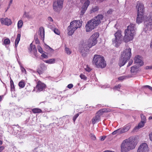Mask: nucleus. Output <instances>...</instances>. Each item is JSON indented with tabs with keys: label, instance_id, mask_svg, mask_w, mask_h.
<instances>
[{
	"label": "nucleus",
	"instance_id": "obj_60",
	"mask_svg": "<svg viewBox=\"0 0 152 152\" xmlns=\"http://www.w3.org/2000/svg\"><path fill=\"white\" fill-rule=\"evenodd\" d=\"M103 152H111V151H110L107 150V151H105Z\"/></svg>",
	"mask_w": 152,
	"mask_h": 152
},
{
	"label": "nucleus",
	"instance_id": "obj_2",
	"mask_svg": "<svg viewBox=\"0 0 152 152\" xmlns=\"http://www.w3.org/2000/svg\"><path fill=\"white\" fill-rule=\"evenodd\" d=\"M137 142L136 138L131 137L124 140L121 146V152H127L135 148Z\"/></svg>",
	"mask_w": 152,
	"mask_h": 152
},
{
	"label": "nucleus",
	"instance_id": "obj_23",
	"mask_svg": "<svg viewBox=\"0 0 152 152\" xmlns=\"http://www.w3.org/2000/svg\"><path fill=\"white\" fill-rule=\"evenodd\" d=\"M40 66L42 68L41 69H38L37 70V72L39 75L41 74L44 71V68L45 67V65L44 64H40Z\"/></svg>",
	"mask_w": 152,
	"mask_h": 152
},
{
	"label": "nucleus",
	"instance_id": "obj_45",
	"mask_svg": "<svg viewBox=\"0 0 152 152\" xmlns=\"http://www.w3.org/2000/svg\"><path fill=\"white\" fill-rule=\"evenodd\" d=\"M42 55H41V56L43 58H48V56L45 55V54L43 53H43H42Z\"/></svg>",
	"mask_w": 152,
	"mask_h": 152
},
{
	"label": "nucleus",
	"instance_id": "obj_57",
	"mask_svg": "<svg viewBox=\"0 0 152 152\" xmlns=\"http://www.w3.org/2000/svg\"><path fill=\"white\" fill-rule=\"evenodd\" d=\"M13 0H10V3L9 5V7H10L11 4L12 3Z\"/></svg>",
	"mask_w": 152,
	"mask_h": 152
},
{
	"label": "nucleus",
	"instance_id": "obj_28",
	"mask_svg": "<svg viewBox=\"0 0 152 152\" xmlns=\"http://www.w3.org/2000/svg\"><path fill=\"white\" fill-rule=\"evenodd\" d=\"M66 53L68 55H69L72 53L71 50L68 48L66 47L65 48Z\"/></svg>",
	"mask_w": 152,
	"mask_h": 152
},
{
	"label": "nucleus",
	"instance_id": "obj_61",
	"mask_svg": "<svg viewBox=\"0 0 152 152\" xmlns=\"http://www.w3.org/2000/svg\"><path fill=\"white\" fill-rule=\"evenodd\" d=\"M2 143V142L1 140H0V145H1Z\"/></svg>",
	"mask_w": 152,
	"mask_h": 152
},
{
	"label": "nucleus",
	"instance_id": "obj_63",
	"mask_svg": "<svg viewBox=\"0 0 152 152\" xmlns=\"http://www.w3.org/2000/svg\"><path fill=\"white\" fill-rule=\"evenodd\" d=\"M2 98V96H0V102L1 101Z\"/></svg>",
	"mask_w": 152,
	"mask_h": 152
},
{
	"label": "nucleus",
	"instance_id": "obj_58",
	"mask_svg": "<svg viewBox=\"0 0 152 152\" xmlns=\"http://www.w3.org/2000/svg\"><path fill=\"white\" fill-rule=\"evenodd\" d=\"M10 85H14L13 81L11 79L10 81Z\"/></svg>",
	"mask_w": 152,
	"mask_h": 152
},
{
	"label": "nucleus",
	"instance_id": "obj_36",
	"mask_svg": "<svg viewBox=\"0 0 152 152\" xmlns=\"http://www.w3.org/2000/svg\"><path fill=\"white\" fill-rule=\"evenodd\" d=\"M137 69L134 66H132L131 68V72L132 73H134L136 71Z\"/></svg>",
	"mask_w": 152,
	"mask_h": 152
},
{
	"label": "nucleus",
	"instance_id": "obj_43",
	"mask_svg": "<svg viewBox=\"0 0 152 152\" xmlns=\"http://www.w3.org/2000/svg\"><path fill=\"white\" fill-rule=\"evenodd\" d=\"M85 69L88 72H90L91 71V69L88 66H86V67L85 68Z\"/></svg>",
	"mask_w": 152,
	"mask_h": 152
},
{
	"label": "nucleus",
	"instance_id": "obj_22",
	"mask_svg": "<svg viewBox=\"0 0 152 152\" xmlns=\"http://www.w3.org/2000/svg\"><path fill=\"white\" fill-rule=\"evenodd\" d=\"M20 36H21L20 34H18L17 35V37L15 40V47L16 48L18 46V44L19 43V42L20 40Z\"/></svg>",
	"mask_w": 152,
	"mask_h": 152
},
{
	"label": "nucleus",
	"instance_id": "obj_31",
	"mask_svg": "<svg viewBox=\"0 0 152 152\" xmlns=\"http://www.w3.org/2000/svg\"><path fill=\"white\" fill-rule=\"evenodd\" d=\"M99 9V7H93L92 8V9L91 10V12H95L97 11H98Z\"/></svg>",
	"mask_w": 152,
	"mask_h": 152
},
{
	"label": "nucleus",
	"instance_id": "obj_44",
	"mask_svg": "<svg viewBox=\"0 0 152 152\" xmlns=\"http://www.w3.org/2000/svg\"><path fill=\"white\" fill-rule=\"evenodd\" d=\"M121 85H118L116 86H115L114 87V89H116L118 90V89H119L121 87Z\"/></svg>",
	"mask_w": 152,
	"mask_h": 152
},
{
	"label": "nucleus",
	"instance_id": "obj_53",
	"mask_svg": "<svg viewBox=\"0 0 152 152\" xmlns=\"http://www.w3.org/2000/svg\"><path fill=\"white\" fill-rule=\"evenodd\" d=\"M11 86V91H14V85H10Z\"/></svg>",
	"mask_w": 152,
	"mask_h": 152
},
{
	"label": "nucleus",
	"instance_id": "obj_19",
	"mask_svg": "<svg viewBox=\"0 0 152 152\" xmlns=\"http://www.w3.org/2000/svg\"><path fill=\"white\" fill-rule=\"evenodd\" d=\"M39 33L42 39L43 40L45 37V32L44 29L43 27H41L39 28Z\"/></svg>",
	"mask_w": 152,
	"mask_h": 152
},
{
	"label": "nucleus",
	"instance_id": "obj_49",
	"mask_svg": "<svg viewBox=\"0 0 152 152\" xmlns=\"http://www.w3.org/2000/svg\"><path fill=\"white\" fill-rule=\"evenodd\" d=\"M73 87V85L72 84H70L67 86V87L69 89H71Z\"/></svg>",
	"mask_w": 152,
	"mask_h": 152
},
{
	"label": "nucleus",
	"instance_id": "obj_29",
	"mask_svg": "<svg viewBox=\"0 0 152 152\" xmlns=\"http://www.w3.org/2000/svg\"><path fill=\"white\" fill-rule=\"evenodd\" d=\"M141 121L145 123L146 122V118L145 116L143 114H141Z\"/></svg>",
	"mask_w": 152,
	"mask_h": 152
},
{
	"label": "nucleus",
	"instance_id": "obj_10",
	"mask_svg": "<svg viewBox=\"0 0 152 152\" xmlns=\"http://www.w3.org/2000/svg\"><path fill=\"white\" fill-rule=\"evenodd\" d=\"M45 85L42 83L40 81H38L35 88H34L33 91H35V89H37V92H39L42 91L45 88Z\"/></svg>",
	"mask_w": 152,
	"mask_h": 152
},
{
	"label": "nucleus",
	"instance_id": "obj_12",
	"mask_svg": "<svg viewBox=\"0 0 152 152\" xmlns=\"http://www.w3.org/2000/svg\"><path fill=\"white\" fill-rule=\"evenodd\" d=\"M148 151V145L146 143H143L139 147L137 152H147Z\"/></svg>",
	"mask_w": 152,
	"mask_h": 152
},
{
	"label": "nucleus",
	"instance_id": "obj_7",
	"mask_svg": "<svg viewBox=\"0 0 152 152\" xmlns=\"http://www.w3.org/2000/svg\"><path fill=\"white\" fill-rule=\"evenodd\" d=\"M82 23V21L80 20H75L71 22L70 25L67 28L68 34L69 35H72L76 29L81 27Z\"/></svg>",
	"mask_w": 152,
	"mask_h": 152
},
{
	"label": "nucleus",
	"instance_id": "obj_18",
	"mask_svg": "<svg viewBox=\"0 0 152 152\" xmlns=\"http://www.w3.org/2000/svg\"><path fill=\"white\" fill-rule=\"evenodd\" d=\"M29 51L33 53L35 55H36L37 52V49L34 45H33L32 43H31L30 45V48L28 49Z\"/></svg>",
	"mask_w": 152,
	"mask_h": 152
},
{
	"label": "nucleus",
	"instance_id": "obj_25",
	"mask_svg": "<svg viewBox=\"0 0 152 152\" xmlns=\"http://www.w3.org/2000/svg\"><path fill=\"white\" fill-rule=\"evenodd\" d=\"M23 24V21L22 20H19L17 24V27L18 28V29H19L20 28H21Z\"/></svg>",
	"mask_w": 152,
	"mask_h": 152
},
{
	"label": "nucleus",
	"instance_id": "obj_6",
	"mask_svg": "<svg viewBox=\"0 0 152 152\" xmlns=\"http://www.w3.org/2000/svg\"><path fill=\"white\" fill-rule=\"evenodd\" d=\"M92 64L98 68H104L106 65L104 57L96 54L94 56Z\"/></svg>",
	"mask_w": 152,
	"mask_h": 152
},
{
	"label": "nucleus",
	"instance_id": "obj_52",
	"mask_svg": "<svg viewBox=\"0 0 152 152\" xmlns=\"http://www.w3.org/2000/svg\"><path fill=\"white\" fill-rule=\"evenodd\" d=\"M132 62H133V61L132 60H130L127 66H130L132 64Z\"/></svg>",
	"mask_w": 152,
	"mask_h": 152
},
{
	"label": "nucleus",
	"instance_id": "obj_1",
	"mask_svg": "<svg viewBox=\"0 0 152 152\" xmlns=\"http://www.w3.org/2000/svg\"><path fill=\"white\" fill-rule=\"evenodd\" d=\"M99 36V34L96 32L93 34L88 39L87 42L83 43L80 47V51L83 54L87 52L88 48H90L95 45L97 42V38Z\"/></svg>",
	"mask_w": 152,
	"mask_h": 152
},
{
	"label": "nucleus",
	"instance_id": "obj_34",
	"mask_svg": "<svg viewBox=\"0 0 152 152\" xmlns=\"http://www.w3.org/2000/svg\"><path fill=\"white\" fill-rule=\"evenodd\" d=\"M52 30L57 35H59L60 34V32L59 30L57 28H54Z\"/></svg>",
	"mask_w": 152,
	"mask_h": 152
},
{
	"label": "nucleus",
	"instance_id": "obj_27",
	"mask_svg": "<svg viewBox=\"0 0 152 152\" xmlns=\"http://www.w3.org/2000/svg\"><path fill=\"white\" fill-rule=\"evenodd\" d=\"M25 85V83L23 80H21L18 83V85L21 88H24Z\"/></svg>",
	"mask_w": 152,
	"mask_h": 152
},
{
	"label": "nucleus",
	"instance_id": "obj_11",
	"mask_svg": "<svg viewBox=\"0 0 152 152\" xmlns=\"http://www.w3.org/2000/svg\"><path fill=\"white\" fill-rule=\"evenodd\" d=\"M136 9L137 11V13H144L145 8L143 4L141 2H137Z\"/></svg>",
	"mask_w": 152,
	"mask_h": 152
},
{
	"label": "nucleus",
	"instance_id": "obj_32",
	"mask_svg": "<svg viewBox=\"0 0 152 152\" xmlns=\"http://www.w3.org/2000/svg\"><path fill=\"white\" fill-rule=\"evenodd\" d=\"M10 40L9 39H6L4 40V43L5 45H8L10 43Z\"/></svg>",
	"mask_w": 152,
	"mask_h": 152
},
{
	"label": "nucleus",
	"instance_id": "obj_13",
	"mask_svg": "<svg viewBox=\"0 0 152 152\" xmlns=\"http://www.w3.org/2000/svg\"><path fill=\"white\" fill-rule=\"evenodd\" d=\"M0 22L1 24L8 26L11 25L12 23L11 20L7 18H0Z\"/></svg>",
	"mask_w": 152,
	"mask_h": 152
},
{
	"label": "nucleus",
	"instance_id": "obj_48",
	"mask_svg": "<svg viewBox=\"0 0 152 152\" xmlns=\"http://www.w3.org/2000/svg\"><path fill=\"white\" fill-rule=\"evenodd\" d=\"M144 87L145 88H148L149 89L152 90V87L149 86H144Z\"/></svg>",
	"mask_w": 152,
	"mask_h": 152
},
{
	"label": "nucleus",
	"instance_id": "obj_64",
	"mask_svg": "<svg viewBox=\"0 0 152 152\" xmlns=\"http://www.w3.org/2000/svg\"><path fill=\"white\" fill-rule=\"evenodd\" d=\"M107 87V86H103V88H106V87Z\"/></svg>",
	"mask_w": 152,
	"mask_h": 152
},
{
	"label": "nucleus",
	"instance_id": "obj_56",
	"mask_svg": "<svg viewBox=\"0 0 152 152\" xmlns=\"http://www.w3.org/2000/svg\"><path fill=\"white\" fill-rule=\"evenodd\" d=\"M145 68L146 69H150V66H145Z\"/></svg>",
	"mask_w": 152,
	"mask_h": 152
},
{
	"label": "nucleus",
	"instance_id": "obj_59",
	"mask_svg": "<svg viewBox=\"0 0 152 152\" xmlns=\"http://www.w3.org/2000/svg\"><path fill=\"white\" fill-rule=\"evenodd\" d=\"M3 3V1L1 0H0V8Z\"/></svg>",
	"mask_w": 152,
	"mask_h": 152
},
{
	"label": "nucleus",
	"instance_id": "obj_30",
	"mask_svg": "<svg viewBox=\"0 0 152 152\" xmlns=\"http://www.w3.org/2000/svg\"><path fill=\"white\" fill-rule=\"evenodd\" d=\"M23 17H26L28 18H31L32 17L28 13L25 12L23 15Z\"/></svg>",
	"mask_w": 152,
	"mask_h": 152
},
{
	"label": "nucleus",
	"instance_id": "obj_40",
	"mask_svg": "<svg viewBox=\"0 0 152 152\" xmlns=\"http://www.w3.org/2000/svg\"><path fill=\"white\" fill-rule=\"evenodd\" d=\"M79 114L77 113V114H76L74 116V117H73V121L74 122H75L76 119H77V117L79 116Z\"/></svg>",
	"mask_w": 152,
	"mask_h": 152
},
{
	"label": "nucleus",
	"instance_id": "obj_42",
	"mask_svg": "<svg viewBox=\"0 0 152 152\" xmlns=\"http://www.w3.org/2000/svg\"><path fill=\"white\" fill-rule=\"evenodd\" d=\"M48 27L49 28H50V29H53L54 28V25H52L50 23H49V24L48 25Z\"/></svg>",
	"mask_w": 152,
	"mask_h": 152
},
{
	"label": "nucleus",
	"instance_id": "obj_35",
	"mask_svg": "<svg viewBox=\"0 0 152 152\" xmlns=\"http://www.w3.org/2000/svg\"><path fill=\"white\" fill-rule=\"evenodd\" d=\"M20 69L21 71L22 72L24 73V74H26V71L25 68L23 67L20 64Z\"/></svg>",
	"mask_w": 152,
	"mask_h": 152
},
{
	"label": "nucleus",
	"instance_id": "obj_5",
	"mask_svg": "<svg viewBox=\"0 0 152 152\" xmlns=\"http://www.w3.org/2000/svg\"><path fill=\"white\" fill-rule=\"evenodd\" d=\"M131 50L129 48L125 49L121 54L119 65L120 66H124L131 56Z\"/></svg>",
	"mask_w": 152,
	"mask_h": 152
},
{
	"label": "nucleus",
	"instance_id": "obj_33",
	"mask_svg": "<svg viewBox=\"0 0 152 152\" xmlns=\"http://www.w3.org/2000/svg\"><path fill=\"white\" fill-rule=\"evenodd\" d=\"M80 77L82 79H83L85 80H87V77L84 75L82 74L80 75Z\"/></svg>",
	"mask_w": 152,
	"mask_h": 152
},
{
	"label": "nucleus",
	"instance_id": "obj_54",
	"mask_svg": "<svg viewBox=\"0 0 152 152\" xmlns=\"http://www.w3.org/2000/svg\"><path fill=\"white\" fill-rule=\"evenodd\" d=\"M103 113V112L102 111H101L99 112V110L98 112L97 113V115H99L100 116V115H101L102 113Z\"/></svg>",
	"mask_w": 152,
	"mask_h": 152
},
{
	"label": "nucleus",
	"instance_id": "obj_15",
	"mask_svg": "<svg viewBox=\"0 0 152 152\" xmlns=\"http://www.w3.org/2000/svg\"><path fill=\"white\" fill-rule=\"evenodd\" d=\"M144 13H137L136 19L137 22L138 23H142L144 20Z\"/></svg>",
	"mask_w": 152,
	"mask_h": 152
},
{
	"label": "nucleus",
	"instance_id": "obj_39",
	"mask_svg": "<svg viewBox=\"0 0 152 152\" xmlns=\"http://www.w3.org/2000/svg\"><path fill=\"white\" fill-rule=\"evenodd\" d=\"M127 77V76H121L119 77L118 78V79L119 80H122L124 79H126Z\"/></svg>",
	"mask_w": 152,
	"mask_h": 152
},
{
	"label": "nucleus",
	"instance_id": "obj_50",
	"mask_svg": "<svg viewBox=\"0 0 152 152\" xmlns=\"http://www.w3.org/2000/svg\"><path fill=\"white\" fill-rule=\"evenodd\" d=\"M149 135L150 140L152 141V132L149 134Z\"/></svg>",
	"mask_w": 152,
	"mask_h": 152
},
{
	"label": "nucleus",
	"instance_id": "obj_8",
	"mask_svg": "<svg viewBox=\"0 0 152 152\" xmlns=\"http://www.w3.org/2000/svg\"><path fill=\"white\" fill-rule=\"evenodd\" d=\"M64 0H56L53 3V7L54 10L59 12L63 8Z\"/></svg>",
	"mask_w": 152,
	"mask_h": 152
},
{
	"label": "nucleus",
	"instance_id": "obj_4",
	"mask_svg": "<svg viewBox=\"0 0 152 152\" xmlns=\"http://www.w3.org/2000/svg\"><path fill=\"white\" fill-rule=\"evenodd\" d=\"M135 29V25L131 24L127 26V28L125 31V35L123 41L125 42H127L132 41L134 38Z\"/></svg>",
	"mask_w": 152,
	"mask_h": 152
},
{
	"label": "nucleus",
	"instance_id": "obj_38",
	"mask_svg": "<svg viewBox=\"0 0 152 152\" xmlns=\"http://www.w3.org/2000/svg\"><path fill=\"white\" fill-rule=\"evenodd\" d=\"M37 49L38 51L41 53H43V51L41 47L40 46H37Z\"/></svg>",
	"mask_w": 152,
	"mask_h": 152
},
{
	"label": "nucleus",
	"instance_id": "obj_26",
	"mask_svg": "<svg viewBox=\"0 0 152 152\" xmlns=\"http://www.w3.org/2000/svg\"><path fill=\"white\" fill-rule=\"evenodd\" d=\"M32 111L34 113H39L42 112V110L38 108H34L32 110Z\"/></svg>",
	"mask_w": 152,
	"mask_h": 152
},
{
	"label": "nucleus",
	"instance_id": "obj_14",
	"mask_svg": "<svg viewBox=\"0 0 152 152\" xmlns=\"http://www.w3.org/2000/svg\"><path fill=\"white\" fill-rule=\"evenodd\" d=\"M89 4L90 1L88 0H87L84 3L83 6L82 7V10L80 13L81 15H83L84 14Z\"/></svg>",
	"mask_w": 152,
	"mask_h": 152
},
{
	"label": "nucleus",
	"instance_id": "obj_62",
	"mask_svg": "<svg viewBox=\"0 0 152 152\" xmlns=\"http://www.w3.org/2000/svg\"><path fill=\"white\" fill-rule=\"evenodd\" d=\"M152 119V116H150L149 117V119L151 120Z\"/></svg>",
	"mask_w": 152,
	"mask_h": 152
},
{
	"label": "nucleus",
	"instance_id": "obj_41",
	"mask_svg": "<svg viewBox=\"0 0 152 152\" xmlns=\"http://www.w3.org/2000/svg\"><path fill=\"white\" fill-rule=\"evenodd\" d=\"M90 137L91 138L94 140H95L96 139V137L93 134H91L90 135Z\"/></svg>",
	"mask_w": 152,
	"mask_h": 152
},
{
	"label": "nucleus",
	"instance_id": "obj_16",
	"mask_svg": "<svg viewBox=\"0 0 152 152\" xmlns=\"http://www.w3.org/2000/svg\"><path fill=\"white\" fill-rule=\"evenodd\" d=\"M131 126V124H129L123 127L122 129H119L120 133L122 134L127 132L130 129Z\"/></svg>",
	"mask_w": 152,
	"mask_h": 152
},
{
	"label": "nucleus",
	"instance_id": "obj_37",
	"mask_svg": "<svg viewBox=\"0 0 152 152\" xmlns=\"http://www.w3.org/2000/svg\"><path fill=\"white\" fill-rule=\"evenodd\" d=\"M120 129H118L117 130L113 132L112 134L113 135H115L117 134H120L121 133H120Z\"/></svg>",
	"mask_w": 152,
	"mask_h": 152
},
{
	"label": "nucleus",
	"instance_id": "obj_20",
	"mask_svg": "<svg viewBox=\"0 0 152 152\" xmlns=\"http://www.w3.org/2000/svg\"><path fill=\"white\" fill-rule=\"evenodd\" d=\"M100 116L97 115L94 117L92 119V122L93 124H95L96 123L98 122L100 120Z\"/></svg>",
	"mask_w": 152,
	"mask_h": 152
},
{
	"label": "nucleus",
	"instance_id": "obj_21",
	"mask_svg": "<svg viewBox=\"0 0 152 152\" xmlns=\"http://www.w3.org/2000/svg\"><path fill=\"white\" fill-rule=\"evenodd\" d=\"M56 60L55 58H51L44 61V62L49 64H53L56 63Z\"/></svg>",
	"mask_w": 152,
	"mask_h": 152
},
{
	"label": "nucleus",
	"instance_id": "obj_9",
	"mask_svg": "<svg viewBox=\"0 0 152 152\" xmlns=\"http://www.w3.org/2000/svg\"><path fill=\"white\" fill-rule=\"evenodd\" d=\"M115 38L113 39V43L116 47L119 45L121 42V34L120 31H118L115 34Z\"/></svg>",
	"mask_w": 152,
	"mask_h": 152
},
{
	"label": "nucleus",
	"instance_id": "obj_47",
	"mask_svg": "<svg viewBox=\"0 0 152 152\" xmlns=\"http://www.w3.org/2000/svg\"><path fill=\"white\" fill-rule=\"evenodd\" d=\"M106 137V136H102L100 137V140L101 141H104Z\"/></svg>",
	"mask_w": 152,
	"mask_h": 152
},
{
	"label": "nucleus",
	"instance_id": "obj_55",
	"mask_svg": "<svg viewBox=\"0 0 152 152\" xmlns=\"http://www.w3.org/2000/svg\"><path fill=\"white\" fill-rule=\"evenodd\" d=\"M4 147L3 146L0 147V152H1L4 149Z\"/></svg>",
	"mask_w": 152,
	"mask_h": 152
},
{
	"label": "nucleus",
	"instance_id": "obj_46",
	"mask_svg": "<svg viewBox=\"0 0 152 152\" xmlns=\"http://www.w3.org/2000/svg\"><path fill=\"white\" fill-rule=\"evenodd\" d=\"M101 112V111H102L103 112V113H104V112H107L108 111L107 110V109H103L102 110H99V112Z\"/></svg>",
	"mask_w": 152,
	"mask_h": 152
},
{
	"label": "nucleus",
	"instance_id": "obj_3",
	"mask_svg": "<svg viewBox=\"0 0 152 152\" xmlns=\"http://www.w3.org/2000/svg\"><path fill=\"white\" fill-rule=\"evenodd\" d=\"M103 18L102 15H99L88 21L85 26L86 31V32H90L94 29L101 23V21Z\"/></svg>",
	"mask_w": 152,
	"mask_h": 152
},
{
	"label": "nucleus",
	"instance_id": "obj_17",
	"mask_svg": "<svg viewBox=\"0 0 152 152\" xmlns=\"http://www.w3.org/2000/svg\"><path fill=\"white\" fill-rule=\"evenodd\" d=\"M134 62L136 63L139 64L140 65L143 64V62L142 61V58L139 55L136 56L134 58Z\"/></svg>",
	"mask_w": 152,
	"mask_h": 152
},
{
	"label": "nucleus",
	"instance_id": "obj_24",
	"mask_svg": "<svg viewBox=\"0 0 152 152\" xmlns=\"http://www.w3.org/2000/svg\"><path fill=\"white\" fill-rule=\"evenodd\" d=\"M145 123L140 121L139 124L137 126H136L134 129V130H136L137 129H139L142 127L144 125Z\"/></svg>",
	"mask_w": 152,
	"mask_h": 152
},
{
	"label": "nucleus",
	"instance_id": "obj_51",
	"mask_svg": "<svg viewBox=\"0 0 152 152\" xmlns=\"http://www.w3.org/2000/svg\"><path fill=\"white\" fill-rule=\"evenodd\" d=\"M48 20L49 21H51L52 22L53 21V19L51 17H49L48 18Z\"/></svg>",
	"mask_w": 152,
	"mask_h": 152
}]
</instances>
